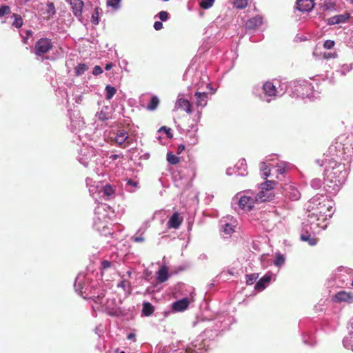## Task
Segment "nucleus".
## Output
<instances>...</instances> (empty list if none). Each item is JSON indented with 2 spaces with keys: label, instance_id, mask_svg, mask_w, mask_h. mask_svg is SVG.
Here are the masks:
<instances>
[{
  "label": "nucleus",
  "instance_id": "obj_8",
  "mask_svg": "<svg viewBox=\"0 0 353 353\" xmlns=\"http://www.w3.org/2000/svg\"><path fill=\"white\" fill-rule=\"evenodd\" d=\"M263 95L261 96L263 102L269 103L279 97L274 81H266L264 83L263 85Z\"/></svg>",
  "mask_w": 353,
  "mask_h": 353
},
{
  "label": "nucleus",
  "instance_id": "obj_11",
  "mask_svg": "<svg viewBox=\"0 0 353 353\" xmlns=\"http://www.w3.org/2000/svg\"><path fill=\"white\" fill-rule=\"evenodd\" d=\"M281 194L291 201H297L301 198L299 190L291 183H285L281 186Z\"/></svg>",
  "mask_w": 353,
  "mask_h": 353
},
{
  "label": "nucleus",
  "instance_id": "obj_33",
  "mask_svg": "<svg viewBox=\"0 0 353 353\" xmlns=\"http://www.w3.org/2000/svg\"><path fill=\"white\" fill-rule=\"evenodd\" d=\"M263 23V19L261 17H254L248 19L245 23L247 29L252 30L260 26Z\"/></svg>",
  "mask_w": 353,
  "mask_h": 353
},
{
  "label": "nucleus",
  "instance_id": "obj_24",
  "mask_svg": "<svg viewBox=\"0 0 353 353\" xmlns=\"http://www.w3.org/2000/svg\"><path fill=\"white\" fill-rule=\"evenodd\" d=\"M321 221V218L318 216V214L313 211L308 212V214L307 219L304 220V222L309 223L311 225H319V229L325 230L326 228V225L321 226L319 221Z\"/></svg>",
  "mask_w": 353,
  "mask_h": 353
},
{
  "label": "nucleus",
  "instance_id": "obj_61",
  "mask_svg": "<svg viewBox=\"0 0 353 353\" xmlns=\"http://www.w3.org/2000/svg\"><path fill=\"white\" fill-rule=\"evenodd\" d=\"M164 132L168 139H171L173 137L172 130L166 126H162L159 129L158 132Z\"/></svg>",
  "mask_w": 353,
  "mask_h": 353
},
{
  "label": "nucleus",
  "instance_id": "obj_48",
  "mask_svg": "<svg viewBox=\"0 0 353 353\" xmlns=\"http://www.w3.org/2000/svg\"><path fill=\"white\" fill-rule=\"evenodd\" d=\"M353 69V63L350 64H343L338 70L336 72L340 73L341 75H345L347 72Z\"/></svg>",
  "mask_w": 353,
  "mask_h": 353
},
{
  "label": "nucleus",
  "instance_id": "obj_54",
  "mask_svg": "<svg viewBox=\"0 0 353 353\" xmlns=\"http://www.w3.org/2000/svg\"><path fill=\"white\" fill-rule=\"evenodd\" d=\"M167 161L171 165H176L179 161V158L172 152H169L167 153Z\"/></svg>",
  "mask_w": 353,
  "mask_h": 353
},
{
  "label": "nucleus",
  "instance_id": "obj_9",
  "mask_svg": "<svg viewBox=\"0 0 353 353\" xmlns=\"http://www.w3.org/2000/svg\"><path fill=\"white\" fill-rule=\"evenodd\" d=\"M94 152L93 148L83 145L79 152L77 159L81 164L85 167H88L92 161V159L95 157Z\"/></svg>",
  "mask_w": 353,
  "mask_h": 353
},
{
  "label": "nucleus",
  "instance_id": "obj_16",
  "mask_svg": "<svg viewBox=\"0 0 353 353\" xmlns=\"http://www.w3.org/2000/svg\"><path fill=\"white\" fill-rule=\"evenodd\" d=\"M350 18V14L344 12L343 14H336L325 19L327 26H334L346 23Z\"/></svg>",
  "mask_w": 353,
  "mask_h": 353
},
{
  "label": "nucleus",
  "instance_id": "obj_23",
  "mask_svg": "<svg viewBox=\"0 0 353 353\" xmlns=\"http://www.w3.org/2000/svg\"><path fill=\"white\" fill-rule=\"evenodd\" d=\"M70 4L73 14L79 19L81 18L84 6L83 1L82 0H70Z\"/></svg>",
  "mask_w": 353,
  "mask_h": 353
},
{
  "label": "nucleus",
  "instance_id": "obj_35",
  "mask_svg": "<svg viewBox=\"0 0 353 353\" xmlns=\"http://www.w3.org/2000/svg\"><path fill=\"white\" fill-rule=\"evenodd\" d=\"M128 138V132L124 130H119L117 133L114 140L118 145H121L126 141Z\"/></svg>",
  "mask_w": 353,
  "mask_h": 353
},
{
  "label": "nucleus",
  "instance_id": "obj_4",
  "mask_svg": "<svg viewBox=\"0 0 353 353\" xmlns=\"http://www.w3.org/2000/svg\"><path fill=\"white\" fill-rule=\"evenodd\" d=\"M292 94L293 97H299L302 99H307L310 101H314L316 97L314 87L311 83L303 79H298L291 81Z\"/></svg>",
  "mask_w": 353,
  "mask_h": 353
},
{
  "label": "nucleus",
  "instance_id": "obj_45",
  "mask_svg": "<svg viewBox=\"0 0 353 353\" xmlns=\"http://www.w3.org/2000/svg\"><path fill=\"white\" fill-rule=\"evenodd\" d=\"M303 342L307 345L313 346L315 345V339L311 334H303L302 335Z\"/></svg>",
  "mask_w": 353,
  "mask_h": 353
},
{
  "label": "nucleus",
  "instance_id": "obj_55",
  "mask_svg": "<svg viewBox=\"0 0 353 353\" xmlns=\"http://www.w3.org/2000/svg\"><path fill=\"white\" fill-rule=\"evenodd\" d=\"M121 0H107L106 4L108 7H111L114 10H117L121 7Z\"/></svg>",
  "mask_w": 353,
  "mask_h": 353
},
{
  "label": "nucleus",
  "instance_id": "obj_17",
  "mask_svg": "<svg viewBox=\"0 0 353 353\" xmlns=\"http://www.w3.org/2000/svg\"><path fill=\"white\" fill-rule=\"evenodd\" d=\"M314 0H296L295 8L301 12H310L314 7Z\"/></svg>",
  "mask_w": 353,
  "mask_h": 353
},
{
  "label": "nucleus",
  "instance_id": "obj_14",
  "mask_svg": "<svg viewBox=\"0 0 353 353\" xmlns=\"http://www.w3.org/2000/svg\"><path fill=\"white\" fill-rule=\"evenodd\" d=\"M198 127L196 124H192L189 126L185 134V139L188 143L190 145H196L199 141L197 135Z\"/></svg>",
  "mask_w": 353,
  "mask_h": 353
},
{
  "label": "nucleus",
  "instance_id": "obj_31",
  "mask_svg": "<svg viewBox=\"0 0 353 353\" xmlns=\"http://www.w3.org/2000/svg\"><path fill=\"white\" fill-rule=\"evenodd\" d=\"M169 277L168 268L165 264H163L157 272V279L159 283H164Z\"/></svg>",
  "mask_w": 353,
  "mask_h": 353
},
{
  "label": "nucleus",
  "instance_id": "obj_64",
  "mask_svg": "<svg viewBox=\"0 0 353 353\" xmlns=\"http://www.w3.org/2000/svg\"><path fill=\"white\" fill-rule=\"evenodd\" d=\"M10 12V8L8 6L2 5L0 7V17Z\"/></svg>",
  "mask_w": 353,
  "mask_h": 353
},
{
  "label": "nucleus",
  "instance_id": "obj_62",
  "mask_svg": "<svg viewBox=\"0 0 353 353\" xmlns=\"http://www.w3.org/2000/svg\"><path fill=\"white\" fill-rule=\"evenodd\" d=\"M222 230L226 234H230L234 231L232 225L228 223L222 225Z\"/></svg>",
  "mask_w": 353,
  "mask_h": 353
},
{
  "label": "nucleus",
  "instance_id": "obj_32",
  "mask_svg": "<svg viewBox=\"0 0 353 353\" xmlns=\"http://www.w3.org/2000/svg\"><path fill=\"white\" fill-rule=\"evenodd\" d=\"M100 192L103 194V196H104L106 200L114 197L115 195L114 187L108 183L101 188Z\"/></svg>",
  "mask_w": 353,
  "mask_h": 353
},
{
  "label": "nucleus",
  "instance_id": "obj_7",
  "mask_svg": "<svg viewBox=\"0 0 353 353\" xmlns=\"http://www.w3.org/2000/svg\"><path fill=\"white\" fill-rule=\"evenodd\" d=\"M68 115L70 123V125H68V128L72 133L77 134L79 139H81V135L80 133L85 126V122L83 121L82 118H81L79 112H69Z\"/></svg>",
  "mask_w": 353,
  "mask_h": 353
},
{
  "label": "nucleus",
  "instance_id": "obj_19",
  "mask_svg": "<svg viewBox=\"0 0 353 353\" xmlns=\"http://www.w3.org/2000/svg\"><path fill=\"white\" fill-rule=\"evenodd\" d=\"M273 274L268 272L255 284L254 289L259 292L264 290L271 282Z\"/></svg>",
  "mask_w": 353,
  "mask_h": 353
},
{
  "label": "nucleus",
  "instance_id": "obj_41",
  "mask_svg": "<svg viewBox=\"0 0 353 353\" xmlns=\"http://www.w3.org/2000/svg\"><path fill=\"white\" fill-rule=\"evenodd\" d=\"M352 334H353V330L350 331L348 334L345 336L343 339V345L345 349L350 350L352 349L353 344H352Z\"/></svg>",
  "mask_w": 353,
  "mask_h": 353
},
{
  "label": "nucleus",
  "instance_id": "obj_56",
  "mask_svg": "<svg viewBox=\"0 0 353 353\" xmlns=\"http://www.w3.org/2000/svg\"><path fill=\"white\" fill-rule=\"evenodd\" d=\"M285 263V256L281 254H276L274 264L277 267L282 266Z\"/></svg>",
  "mask_w": 353,
  "mask_h": 353
},
{
  "label": "nucleus",
  "instance_id": "obj_50",
  "mask_svg": "<svg viewBox=\"0 0 353 353\" xmlns=\"http://www.w3.org/2000/svg\"><path fill=\"white\" fill-rule=\"evenodd\" d=\"M20 36L22 39V41L25 44L28 43V39L30 36L33 34V32L31 30H26L25 32H23V30H21L19 32Z\"/></svg>",
  "mask_w": 353,
  "mask_h": 353
},
{
  "label": "nucleus",
  "instance_id": "obj_6",
  "mask_svg": "<svg viewBox=\"0 0 353 353\" xmlns=\"http://www.w3.org/2000/svg\"><path fill=\"white\" fill-rule=\"evenodd\" d=\"M334 150L336 152V154H332L333 156L335 155L337 157L347 159L353 154V145L350 143L349 141L345 143H341L337 141L335 143V145H332L330 147L331 153H332Z\"/></svg>",
  "mask_w": 353,
  "mask_h": 353
},
{
  "label": "nucleus",
  "instance_id": "obj_12",
  "mask_svg": "<svg viewBox=\"0 0 353 353\" xmlns=\"http://www.w3.org/2000/svg\"><path fill=\"white\" fill-rule=\"evenodd\" d=\"M209 80L208 76L203 74L202 70H196L193 75L192 85L200 89L206 85Z\"/></svg>",
  "mask_w": 353,
  "mask_h": 353
},
{
  "label": "nucleus",
  "instance_id": "obj_46",
  "mask_svg": "<svg viewBox=\"0 0 353 353\" xmlns=\"http://www.w3.org/2000/svg\"><path fill=\"white\" fill-rule=\"evenodd\" d=\"M88 70V66L85 63H79L74 68L75 74L78 77L81 76Z\"/></svg>",
  "mask_w": 353,
  "mask_h": 353
},
{
  "label": "nucleus",
  "instance_id": "obj_43",
  "mask_svg": "<svg viewBox=\"0 0 353 353\" xmlns=\"http://www.w3.org/2000/svg\"><path fill=\"white\" fill-rule=\"evenodd\" d=\"M144 230L141 229H139L136 234L131 237V240L135 243H143L145 241V238L143 237Z\"/></svg>",
  "mask_w": 353,
  "mask_h": 353
},
{
  "label": "nucleus",
  "instance_id": "obj_37",
  "mask_svg": "<svg viewBox=\"0 0 353 353\" xmlns=\"http://www.w3.org/2000/svg\"><path fill=\"white\" fill-rule=\"evenodd\" d=\"M154 311V306L150 302H143L141 310V315L150 316Z\"/></svg>",
  "mask_w": 353,
  "mask_h": 353
},
{
  "label": "nucleus",
  "instance_id": "obj_57",
  "mask_svg": "<svg viewBox=\"0 0 353 353\" xmlns=\"http://www.w3.org/2000/svg\"><path fill=\"white\" fill-rule=\"evenodd\" d=\"M48 17H53L56 13V9L52 2H48L47 3V9L46 11Z\"/></svg>",
  "mask_w": 353,
  "mask_h": 353
},
{
  "label": "nucleus",
  "instance_id": "obj_59",
  "mask_svg": "<svg viewBox=\"0 0 353 353\" xmlns=\"http://www.w3.org/2000/svg\"><path fill=\"white\" fill-rule=\"evenodd\" d=\"M248 0H234V6L238 9H243L248 6Z\"/></svg>",
  "mask_w": 353,
  "mask_h": 353
},
{
  "label": "nucleus",
  "instance_id": "obj_30",
  "mask_svg": "<svg viewBox=\"0 0 353 353\" xmlns=\"http://www.w3.org/2000/svg\"><path fill=\"white\" fill-rule=\"evenodd\" d=\"M236 175L245 176L248 174L247 163L245 159H240L234 166Z\"/></svg>",
  "mask_w": 353,
  "mask_h": 353
},
{
  "label": "nucleus",
  "instance_id": "obj_29",
  "mask_svg": "<svg viewBox=\"0 0 353 353\" xmlns=\"http://www.w3.org/2000/svg\"><path fill=\"white\" fill-rule=\"evenodd\" d=\"M182 223V219L179 217V214L176 212L170 217L167 225L169 228L178 229Z\"/></svg>",
  "mask_w": 353,
  "mask_h": 353
},
{
  "label": "nucleus",
  "instance_id": "obj_38",
  "mask_svg": "<svg viewBox=\"0 0 353 353\" xmlns=\"http://www.w3.org/2000/svg\"><path fill=\"white\" fill-rule=\"evenodd\" d=\"M108 110L109 107L105 106L101 111L97 112L96 117L102 121H107L110 117V112Z\"/></svg>",
  "mask_w": 353,
  "mask_h": 353
},
{
  "label": "nucleus",
  "instance_id": "obj_26",
  "mask_svg": "<svg viewBox=\"0 0 353 353\" xmlns=\"http://www.w3.org/2000/svg\"><path fill=\"white\" fill-rule=\"evenodd\" d=\"M320 231L321 229H319V225H311L304 221L302 223L301 234L305 233V234L316 236Z\"/></svg>",
  "mask_w": 353,
  "mask_h": 353
},
{
  "label": "nucleus",
  "instance_id": "obj_58",
  "mask_svg": "<svg viewBox=\"0 0 353 353\" xmlns=\"http://www.w3.org/2000/svg\"><path fill=\"white\" fill-rule=\"evenodd\" d=\"M214 1L215 0H201L199 3V6L203 9L207 10L213 6Z\"/></svg>",
  "mask_w": 353,
  "mask_h": 353
},
{
  "label": "nucleus",
  "instance_id": "obj_63",
  "mask_svg": "<svg viewBox=\"0 0 353 353\" xmlns=\"http://www.w3.org/2000/svg\"><path fill=\"white\" fill-rule=\"evenodd\" d=\"M158 17L161 21H166L170 18V14L163 10L158 13Z\"/></svg>",
  "mask_w": 353,
  "mask_h": 353
},
{
  "label": "nucleus",
  "instance_id": "obj_10",
  "mask_svg": "<svg viewBox=\"0 0 353 353\" xmlns=\"http://www.w3.org/2000/svg\"><path fill=\"white\" fill-rule=\"evenodd\" d=\"M52 48V42L48 38H41L34 45V53L37 56H42Z\"/></svg>",
  "mask_w": 353,
  "mask_h": 353
},
{
  "label": "nucleus",
  "instance_id": "obj_49",
  "mask_svg": "<svg viewBox=\"0 0 353 353\" xmlns=\"http://www.w3.org/2000/svg\"><path fill=\"white\" fill-rule=\"evenodd\" d=\"M274 184L273 181H266L259 185V188L266 192H270L274 188Z\"/></svg>",
  "mask_w": 353,
  "mask_h": 353
},
{
  "label": "nucleus",
  "instance_id": "obj_5",
  "mask_svg": "<svg viewBox=\"0 0 353 353\" xmlns=\"http://www.w3.org/2000/svg\"><path fill=\"white\" fill-rule=\"evenodd\" d=\"M236 202L239 208L243 210L250 211L256 203L254 191L246 190L241 193L237 194L232 199V203Z\"/></svg>",
  "mask_w": 353,
  "mask_h": 353
},
{
  "label": "nucleus",
  "instance_id": "obj_15",
  "mask_svg": "<svg viewBox=\"0 0 353 353\" xmlns=\"http://www.w3.org/2000/svg\"><path fill=\"white\" fill-rule=\"evenodd\" d=\"M110 207L107 205L106 204H101L98 205L94 210V214L96 215V217L94 218V227L99 230V223H103V221H102L103 219L105 218L106 216L105 214L102 213V211H105L106 208H109Z\"/></svg>",
  "mask_w": 353,
  "mask_h": 353
},
{
  "label": "nucleus",
  "instance_id": "obj_52",
  "mask_svg": "<svg viewBox=\"0 0 353 353\" xmlns=\"http://www.w3.org/2000/svg\"><path fill=\"white\" fill-rule=\"evenodd\" d=\"M258 273H253L245 275V282L247 285H252L259 278Z\"/></svg>",
  "mask_w": 353,
  "mask_h": 353
},
{
  "label": "nucleus",
  "instance_id": "obj_20",
  "mask_svg": "<svg viewBox=\"0 0 353 353\" xmlns=\"http://www.w3.org/2000/svg\"><path fill=\"white\" fill-rule=\"evenodd\" d=\"M332 301L334 303L353 302V294L345 291H340L332 296Z\"/></svg>",
  "mask_w": 353,
  "mask_h": 353
},
{
  "label": "nucleus",
  "instance_id": "obj_21",
  "mask_svg": "<svg viewBox=\"0 0 353 353\" xmlns=\"http://www.w3.org/2000/svg\"><path fill=\"white\" fill-rule=\"evenodd\" d=\"M276 83V89L278 94V97H282L285 92H290L292 94V85L291 82L281 81L279 80L274 81Z\"/></svg>",
  "mask_w": 353,
  "mask_h": 353
},
{
  "label": "nucleus",
  "instance_id": "obj_40",
  "mask_svg": "<svg viewBox=\"0 0 353 353\" xmlns=\"http://www.w3.org/2000/svg\"><path fill=\"white\" fill-rule=\"evenodd\" d=\"M117 288H122L125 294H130L131 293V285L130 282L126 279H122L117 283Z\"/></svg>",
  "mask_w": 353,
  "mask_h": 353
},
{
  "label": "nucleus",
  "instance_id": "obj_13",
  "mask_svg": "<svg viewBox=\"0 0 353 353\" xmlns=\"http://www.w3.org/2000/svg\"><path fill=\"white\" fill-rule=\"evenodd\" d=\"M202 341L197 339L188 345L186 349L181 350L179 353H205V343H202Z\"/></svg>",
  "mask_w": 353,
  "mask_h": 353
},
{
  "label": "nucleus",
  "instance_id": "obj_34",
  "mask_svg": "<svg viewBox=\"0 0 353 353\" xmlns=\"http://www.w3.org/2000/svg\"><path fill=\"white\" fill-rule=\"evenodd\" d=\"M125 181V190L129 192H134L138 188V181L132 179H126Z\"/></svg>",
  "mask_w": 353,
  "mask_h": 353
},
{
  "label": "nucleus",
  "instance_id": "obj_3",
  "mask_svg": "<svg viewBox=\"0 0 353 353\" xmlns=\"http://www.w3.org/2000/svg\"><path fill=\"white\" fill-rule=\"evenodd\" d=\"M307 210L316 213L323 221L327 217L330 218L334 213L332 206L323 194H316L313 196L307 203Z\"/></svg>",
  "mask_w": 353,
  "mask_h": 353
},
{
  "label": "nucleus",
  "instance_id": "obj_18",
  "mask_svg": "<svg viewBox=\"0 0 353 353\" xmlns=\"http://www.w3.org/2000/svg\"><path fill=\"white\" fill-rule=\"evenodd\" d=\"M216 321V323L215 330H224L228 329L230 324H232V321H234V318L229 316L226 317L225 316L221 315L218 316Z\"/></svg>",
  "mask_w": 353,
  "mask_h": 353
},
{
  "label": "nucleus",
  "instance_id": "obj_27",
  "mask_svg": "<svg viewBox=\"0 0 353 353\" xmlns=\"http://www.w3.org/2000/svg\"><path fill=\"white\" fill-rule=\"evenodd\" d=\"M196 98L195 103L197 107L204 108L207 105L208 94L205 92H199L196 90L194 93Z\"/></svg>",
  "mask_w": 353,
  "mask_h": 353
},
{
  "label": "nucleus",
  "instance_id": "obj_36",
  "mask_svg": "<svg viewBox=\"0 0 353 353\" xmlns=\"http://www.w3.org/2000/svg\"><path fill=\"white\" fill-rule=\"evenodd\" d=\"M300 239L302 241L307 242L310 246H314L318 243V240L315 238V236L305 234V233L300 234Z\"/></svg>",
  "mask_w": 353,
  "mask_h": 353
},
{
  "label": "nucleus",
  "instance_id": "obj_22",
  "mask_svg": "<svg viewBox=\"0 0 353 353\" xmlns=\"http://www.w3.org/2000/svg\"><path fill=\"white\" fill-rule=\"evenodd\" d=\"M181 95V94L178 95L175 103L174 110L181 109L185 110L187 113L190 114L192 112V105L188 99L182 98Z\"/></svg>",
  "mask_w": 353,
  "mask_h": 353
},
{
  "label": "nucleus",
  "instance_id": "obj_28",
  "mask_svg": "<svg viewBox=\"0 0 353 353\" xmlns=\"http://www.w3.org/2000/svg\"><path fill=\"white\" fill-rule=\"evenodd\" d=\"M273 196L274 195L271 192H266L261 189L258 193L254 191V198L256 203L270 201Z\"/></svg>",
  "mask_w": 353,
  "mask_h": 353
},
{
  "label": "nucleus",
  "instance_id": "obj_47",
  "mask_svg": "<svg viewBox=\"0 0 353 353\" xmlns=\"http://www.w3.org/2000/svg\"><path fill=\"white\" fill-rule=\"evenodd\" d=\"M105 99L107 100H110L114 95L116 94L117 89L110 85H107L105 88Z\"/></svg>",
  "mask_w": 353,
  "mask_h": 353
},
{
  "label": "nucleus",
  "instance_id": "obj_53",
  "mask_svg": "<svg viewBox=\"0 0 353 353\" xmlns=\"http://www.w3.org/2000/svg\"><path fill=\"white\" fill-rule=\"evenodd\" d=\"M252 93L255 97L262 101L261 96L262 97L263 95V87L260 88L259 85L254 86L252 90Z\"/></svg>",
  "mask_w": 353,
  "mask_h": 353
},
{
  "label": "nucleus",
  "instance_id": "obj_25",
  "mask_svg": "<svg viewBox=\"0 0 353 353\" xmlns=\"http://www.w3.org/2000/svg\"><path fill=\"white\" fill-rule=\"evenodd\" d=\"M189 304V299L188 298H183L174 301L172 304V310L174 312H183L188 308Z\"/></svg>",
  "mask_w": 353,
  "mask_h": 353
},
{
  "label": "nucleus",
  "instance_id": "obj_42",
  "mask_svg": "<svg viewBox=\"0 0 353 353\" xmlns=\"http://www.w3.org/2000/svg\"><path fill=\"white\" fill-rule=\"evenodd\" d=\"M102 14V9L99 7H95L91 16V22L94 25H98L99 23V16Z\"/></svg>",
  "mask_w": 353,
  "mask_h": 353
},
{
  "label": "nucleus",
  "instance_id": "obj_1",
  "mask_svg": "<svg viewBox=\"0 0 353 353\" xmlns=\"http://www.w3.org/2000/svg\"><path fill=\"white\" fill-rule=\"evenodd\" d=\"M74 288L84 299L92 301L97 304H102L105 290L100 286L97 281H93L90 275L79 273L74 281Z\"/></svg>",
  "mask_w": 353,
  "mask_h": 353
},
{
  "label": "nucleus",
  "instance_id": "obj_44",
  "mask_svg": "<svg viewBox=\"0 0 353 353\" xmlns=\"http://www.w3.org/2000/svg\"><path fill=\"white\" fill-rule=\"evenodd\" d=\"M159 103V98L157 96H153L147 105V109L150 111H154L157 108Z\"/></svg>",
  "mask_w": 353,
  "mask_h": 353
},
{
  "label": "nucleus",
  "instance_id": "obj_39",
  "mask_svg": "<svg viewBox=\"0 0 353 353\" xmlns=\"http://www.w3.org/2000/svg\"><path fill=\"white\" fill-rule=\"evenodd\" d=\"M10 18L13 19L12 23V26L16 28H20L22 27L23 24V20L21 16L19 14L12 13L10 16Z\"/></svg>",
  "mask_w": 353,
  "mask_h": 353
},
{
  "label": "nucleus",
  "instance_id": "obj_2",
  "mask_svg": "<svg viewBox=\"0 0 353 353\" xmlns=\"http://www.w3.org/2000/svg\"><path fill=\"white\" fill-rule=\"evenodd\" d=\"M325 172L327 179L324 181L323 189L330 194H336L346 181L348 175L345 164L339 163L334 159L330 161L328 168L326 165Z\"/></svg>",
  "mask_w": 353,
  "mask_h": 353
},
{
  "label": "nucleus",
  "instance_id": "obj_60",
  "mask_svg": "<svg viewBox=\"0 0 353 353\" xmlns=\"http://www.w3.org/2000/svg\"><path fill=\"white\" fill-rule=\"evenodd\" d=\"M323 185L322 180L319 178L313 179L310 182L311 187L314 190H319Z\"/></svg>",
  "mask_w": 353,
  "mask_h": 353
},
{
  "label": "nucleus",
  "instance_id": "obj_51",
  "mask_svg": "<svg viewBox=\"0 0 353 353\" xmlns=\"http://www.w3.org/2000/svg\"><path fill=\"white\" fill-rule=\"evenodd\" d=\"M260 170L261 172V176L267 179L270 174V170L265 162H261L260 165Z\"/></svg>",
  "mask_w": 353,
  "mask_h": 353
}]
</instances>
